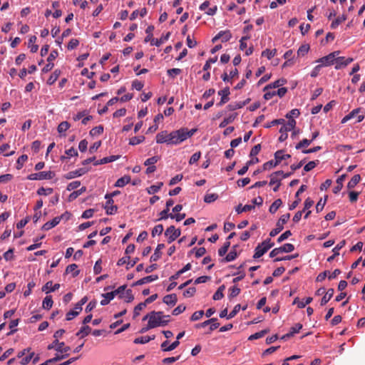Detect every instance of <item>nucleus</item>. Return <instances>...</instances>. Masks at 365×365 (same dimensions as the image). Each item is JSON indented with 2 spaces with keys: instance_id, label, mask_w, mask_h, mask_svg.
Returning a JSON list of instances; mask_svg holds the SVG:
<instances>
[{
  "instance_id": "nucleus-1",
  "label": "nucleus",
  "mask_w": 365,
  "mask_h": 365,
  "mask_svg": "<svg viewBox=\"0 0 365 365\" xmlns=\"http://www.w3.org/2000/svg\"><path fill=\"white\" fill-rule=\"evenodd\" d=\"M197 128L188 130L187 128H182L179 130L170 133V145H178L187 138L192 137L196 132Z\"/></svg>"
},
{
  "instance_id": "nucleus-2",
  "label": "nucleus",
  "mask_w": 365,
  "mask_h": 365,
  "mask_svg": "<svg viewBox=\"0 0 365 365\" xmlns=\"http://www.w3.org/2000/svg\"><path fill=\"white\" fill-rule=\"evenodd\" d=\"M149 321V327H164L166 326L169 319H163V312H151V316Z\"/></svg>"
},
{
  "instance_id": "nucleus-3",
  "label": "nucleus",
  "mask_w": 365,
  "mask_h": 365,
  "mask_svg": "<svg viewBox=\"0 0 365 365\" xmlns=\"http://www.w3.org/2000/svg\"><path fill=\"white\" fill-rule=\"evenodd\" d=\"M282 127L279 129V133H281L279 141L284 142L287 140L288 137L287 133L292 130H293L296 125V120L294 119H289L287 123L285 122L284 124H282Z\"/></svg>"
},
{
  "instance_id": "nucleus-4",
  "label": "nucleus",
  "mask_w": 365,
  "mask_h": 365,
  "mask_svg": "<svg viewBox=\"0 0 365 365\" xmlns=\"http://www.w3.org/2000/svg\"><path fill=\"white\" fill-rule=\"evenodd\" d=\"M290 217V214L282 215L276 224V227L269 232L270 237H274L278 235L284 228V225L287 222Z\"/></svg>"
},
{
  "instance_id": "nucleus-5",
  "label": "nucleus",
  "mask_w": 365,
  "mask_h": 365,
  "mask_svg": "<svg viewBox=\"0 0 365 365\" xmlns=\"http://www.w3.org/2000/svg\"><path fill=\"white\" fill-rule=\"evenodd\" d=\"M55 176L53 171H41L36 173H31L27 176L29 180H51Z\"/></svg>"
},
{
  "instance_id": "nucleus-6",
  "label": "nucleus",
  "mask_w": 365,
  "mask_h": 365,
  "mask_svg": "<svg viewBox=\"0 0 365 365\" xmlns=\"http://www.w3.org/2000/svg\"><path fill=\"white\" fill-rule=\"evenodd\" d=\"M339 51L331 52L327 56L317 59L316 62L319 63L322 67L332 66L334 64L335 56H339Z\"/></svg>"
},
{
  "instance_id": "nucleus-7",
  "label": "nucleus",
  "mask_w": 365,
  "mask_h": 365,
  "mask_svg": "<svg viewBox=\"0 0 365 365\" xmlns=\"http://www.w3.org/2000/svg\"><path fill=\"white\" fill-rule=\"evenodd\" d=\"M294 250V246L291 243H286L284 245L273 249L269 252V257H274L275 256L278 255L280 253L286 252L289 253L292 252Z\"/></svg>"
},
{
  "instance_id": "nucleus-8",
  "label": "nucleus",
  "mask_w": 365,
  "mask_h": 365,
  "mask_svg": "<svg viewBox=\"0 0 365 365\" xmlns=\"http://www.w3.org/2000/svg\"><path fill=\"white\" fill-rule=\"evenodd\" d=\"M180 230L176 229L173 225L168 227L165 232V235L168 237V243H171L175 241L180 235Z\"/></svg>"
},
{
  "instance_id": "nucleus-9",
  "label": "nucleus",
  "mask_w": 365,
  "mask_h": 365,
  "mask_svg": "<svg viewBox=\"0 0 365 365\" xmlns=\"http://www.w3.org/2000/svg\"><path fill=\"white\" fill-rule=\"evenodd\" d=\"M48 349H55L60 353H67L71 350V348L68 346H65L64 342H59L58 339H55L52 344L48 346Z\"/></svg>"
},
{
  "instance_id": "nucleus-10",
  "label": "nucleus",
  "mask_w": 365,
  "mask_h": 365,
  "mask_svg": "<svg viewBox=\"0 0 365 365\" xmlns=\"http://www.w3.org/2000/svg\"><path fill=\"white\" fill-rule=\"evenodd\" d=\"M354 59L352 58H345L344 56H335V69L339 70L347 66Z\"/></svg>"
},
{
  "instance_id": "nucleus-11",
  "label": "nucleus",
  "mask_w": 365,
  "mask_h": 365,
  "mask_svg": "<svg viewBox=\"0 0 365 365\" xmlns=\"http://www.w3.org/2000/svg\"><path fill=\"white\" fill-rule=\"evenodd\" d=\"M287 88H284V87L279 88L277 91H266L264 95V98L265 100H270L276 95L279 96L280 98H282L283 96H284V95L287 93Z\"/></svg>"
},
{
  "instance_id": "nucleus-12",
  "label": "nucleus",
  "mask_w": 365,
  "mask_h": 365,
  "mask_svg": "<svg viewBox=\"0 0 365 365\" xmlns=\"http://www.w3.org/2000/svg\"><path fill=\"white\" fill-rule=\"evenodd\" d=\"M232 38V34L230 30L220 31L213 38L212 42L215 43L218 39H221L222 42H227Z\"/></svg>"
},
{
  "instance_id": "nucleus-13",
  "label": "nucleus",
  "mask_w": 365,
  "mask_h": 365,
  "mask_svg": "<svg viewBox=\"0 0 365 365\" xmlns=\"http://www.w3.org/2000/svg\"><path fill=\"white\" fill-rule=\"evenodd\" d=\"M230 94L229 87H226L222 90L218 91V95L221 96L220 102L217 103V106H222L227 103L230 100L229 96Z\"/></svg>"
},
{
  "instance_id": "nucleus-14",
  "label": "nucleus",
  "mask_w": 365,
  "mask_h": 365,
  "mask_svg": "<svg viewBox=\"0 0 365 365\" xmlns=\"http://www.w3.org/2000/svg\"><path fill=\"white\" fill-rule=\"evenodd\" d=\"M170 133L168 131L164 130L157 134L156 135V143H167L168 145H170Z\"/></svg>"
},
{
  "instance_id": "nucleus-15",
  "label": "nucleus",
  "mask_w": 365,
  "mask_h": 365,
  "mask_svg": "<svg viewBox=\"0 0 365 365\" xmlns=\"http://www.w3.org/2000/svg\"><path fill=\"white\" fill-rule=\"evenodd\" d=\"M88 171V168H81L77 169L76 170L71 171V172L68 173L67 174L65 175L64 177L66 179L70 180V179H73L76 177L81 176V175H84L85 173H86Z\"/></svg>"
},
{
  "instance_id": "nucleus-16",
  "label": "nucleus",
  "mask_w": 365,
  "mask_h": 365,
  "mask_svg": "<svg viewBox=\"0 0 365 365\" xmlns=\"http://www.w3.org/2000/svg\"><path fill=\"white\" fill-rule=\"evenodd\" d=\"M113 202V199H107L106 205L103 207L107 215H114L117 212L118 207L114 205Z\"/></svg>"
},
{
  "instance_id": "nucleus-17",
  "label": "nucleus",
  "mask_w": 365,
  "mask_h": 365,
  "mask_svg": "<svg viewBox=\"0 0 365 365\" xmlns=\"http://www.w3.org/2000/svg\"><path fill=\"white\" fill-rule=\"evenodd\" d=\"M63 216H64V215H62L58 216V217H56L52 220L46 222L42 226V230H45V231H47V230H49L51 228L56 227L57 225L59 224L61 220L63 217Z\"/></svg>"
},
{
  "instance_id": "nucleus-18",
  "label": "nucleus",
  "mask_w": 365,
  "mask_h": 365,
  "mask_svg": "<svg viewBox=\"0 0 365 365\" xmlns=\"http://www.w3.org/2000/svg\"><path fill=\"white\" fill-rule=\"evenodd\" d=\"M306 189H307V186L305 185H302L300 186V187L299 188V190L297 191V192L295 194L296 200L291 205H289V210H293L294 209H295L297 207V206L301 202V199L299 197V195L301 193H302L304 191H305Z\"/></svg>"
},
{
  "instance_id": "nucleus-19",
  "label": "nucleus",
  "mask_w": 365,
  "mask_h": 365,
  "mask_svg": "<svg viewBox=\"0 0 365 365\" xmlns=\"http://www.w3.org/2000/svg\"><path fill=\"white\" fill-rule=\"evenodd\" d=\"M158 279V276L157 274L147 276V277H143V278L136 281L135 282H134L132 284V287H135V286L143 285L146 283H150V282L157 280Z\"/></svg>"
},
{
  "instance_id": "nucleus-20",
  "label": "nucleus",
  "mask_w": 365,
  "mask_h": 365,
  "mask_svg": "<svg viewBox=\"0 0 365 365\" xmlns=\"http://www.w3.org/2000/svg\"><path fill=\"white\" fill-rule=\"evenodd\" d=\"M60 287L59 284H53L52 281L47 282L42 287V292H45L46 294H48L51 292H54L57 289H58Z\"/></svg>"
},
{
  "instance_id": "nucleus-21",
  "label": "nucleus",
  "mask_w": 365,
  "mask_h": 365,
  "mask_svg": "<svg viewBox=\"0 0 365 365\" xmlns=\"http://www.w3.org/2000/svg\"><path fill=\"white\" fill-rule=\"evenodd\" d=\"M281 175H283V171H282V170L277 171V172L272 173L269 176L270 177L269 185H275V184H277V185L281 184V180H282Z\"/></svg>"
},
{
  "instance_id": "nucleus-22",
  "label": "nucleus",
  "mask_w": 365,
  "mask_h": 365,
  "mask_svg": "<svg viewBox=\"0 0 365 365\" xmlns=\"http://www.w3.org/2000/svg\"><path fill=\"white\" fill-rule=\"evenodd\" d=\"M168 344V341H165L161 344V349L163 351H170L176 349L179 344L180 341L178 340H175L173 341L171 344H169V346H167Z\"/></svg>"
},
{
  "instance_id": "nucleus-23",
  "label": "nucleus",
  "mask_w": 365,
  "mask_h": 365,
  "mask_svg": "<svg viewBox=\"0 0 365 365\" xmlns=\"http://www.w3.org/2000/svg\"><path fill=\"white\" fill-rule=\"evenodd\" d=\"M286 83H287V80L286 79H284V78H279V79L275 81L274 82L267 85L264 88L263 91H267L269 89H271V88H279V87L284 85Z\"/></svg>"
},
{
  "instance_id": "nucleus-24",
  "label": "nucleus",
  "mask_w": 365,
  "mask_h": 365,
  "mask_svg": "<svg viewBox=\"0 0 365 365\" xmlns=\"http://www.w3.org/2000/svg\"><path fill=\"white\" fill-rule=\"evenodd\" d=\"M165 247L164 244H158L156 249L155 250L154 253L150 257V262H156L161 257V252L160 250H163Z\"/></svg>"
},
{
  "instance_id": "nucleus-25",
  "label": "nucleus",
  "mask_w": 365,
  "mask_h": 365,
  "mask_svg": "<svg viewBox=\"0 0 365 365\" xmlns=\"http://www.w3.org/2000/svg\"><path fill=\"white\" fill-rule=\"evenodd\" d=\"M178 301L175 294H168L163 297V302L170 306H174Z\"/></svg>"
},
{
  "instance_id": "nucleus-26",
  "label": "nucleus",
  "mask_w": 365,
  "mask_h": 365,
  "mask_svg": "<svg viewBox=\"0 0 365 365\" xmlns=\"http://www.w3.org/2000/svg\"><path fill=\"white\" fill-rule=\"evenodd\" d=\"M345 245V240L341 241L339 243L336 245V246L333 249V252H334L331 256L329 257L327 259L328 262H331L334 259L336 256L339 255V251Z\"/></svg>"
},
{
  "instance_id": "nucleus-27",
  "label": "nucleus",
  "mask_w": 365,
  "mask_h": 365,
  "mask_svg": "<svg viewBox=\"0 0 365 365\" xmlns=\"http://www.w3.org/2000/svg\"><path fill=\"white\" fill-rule=\"evenodd\" d=\"M170 36V33L168 32L165 35L162 36L159 39H152L151 45L152 46H160L161 44L167 41Z\"/></svg>"
},
{
  "instance_id": "nucleus-28",
  "label": "nucleus",
  "mask_w": 365,
  "mask_h": 365,
  "mask_svg": "<svg viewBox=\"0 0 365 365\" xmlns=\"http://www.w3.org/2000/svg\"><path fill=\"white\" fill-rule=\"evenodd\" d=\"M334 293V290L332 288L329 289L324 297L321 299L320 304L321 306L325 305L333 297Z\"/></svg>"
},
{
  "instance_id": "nucleus-29",
  "label": "nucleus",
  "mask_w": 365,
  "mask_h": 365,
  "mask_svg": "<svg viewBox=\"0 0 365 365\" xmlns=\"http://www.w3.org/2000/svg\"><path fill=\"white\" fill-rule=\"evenodd\" d=\"M346 178V175H341L336 180V185L333 188V192L337 194L343 187V182Z\"/></svg>"
},
{
  "instance_id": "nucleus-30",
  "label": "nucleus",
  "mask_w": 365,
  "mask_h": 365,
  "mask_svg": "<svg viewBox=\"0 0 365 365\" xmlns=\"http://www.w3.org/2000/svg\"><path fill=\"white\" fill-rule=\"evenodd\" d=\"M290 158H291V155L289 154H284V151L282 150H277L274 153V159L277 160L279 164L283 160H287Z\"/></svg>"
},
{
  "instance_id": "nucleus-31",
  "label": "nucleus",
  "mask_w": 365,
  "mask_h": 365,
  "mask_svg": "<svg viewBox=\"0 0 365 365\" xmlns=\"http://www.w3.org/2000/svg\"><path fill=\"white\" fill-rule=\"evenodd\" d=\"M118 158V156L116 155H110L109 157H105L100 160H96L95 163H93L94 165H98L102 164H106L108 163H110L113 161L116 160Z\"/></svg>"
},
{
  "instance_id": "nucleus-32",
  "label": "nucleus",
  "mask_w": 365,
  "mask_h": 365,
  "mask_svg": "<svg viewBox=\"0 0 365 365\" xmlns=\"http://www.w3.org/2000/svg\"><path fill=\"white\" fill-rule=\"evenodd\" d=\"M91 331V328L88 326V325H86L82 327L80 330L76 333V336L80 337V338H83L86 336H88Z\"/></svg>"
},
{
  "instance_id": "nucleus-33",
  "label": "nucleus",
  "mask_w": 365,
  "mask_h": 365,
  "mask_svg": "<svg viewBox=\"0 0 365 365\" xmlns=\"http://www.w3.org/2000/svg\"><path fill=\"white\" fill-rule=\"evenodd\" d=\"M361 176L359 174L354 175L347 184V188L351 190L355 187V186L360 182Z\"/></svg>"
},
{
  "instance_id": "nucleus-34",
  "label": "nucleus",
  "mask_w": 365,
  "mask_h": 365,
  "mask_svg": "<svg viewBox=\"0 0 365 365\" xmlns=\"http://www.w3.org/2000/svg\"><path fill=\"white\" fill-rule=\"evenodd\" d=\"M313 299L312 297H307L305 300V302L299 301V298L297 297L294 299L293 304H297V307L300 309L304 308L307 304H310L312 302Z\"/></svg>"
},
{
  "instance_id": "nucleus-35",
  "label": "nucleus",
  "mask_w": 365,
  "mask_h": 365,
  "mask_svg": "<svg viewBox=\"0 0 365 365\" xmlns=\"http://www.w3.org/2000/svg\"><path fill=\"white\" fill-rule=\"evenodd\" d=\"M130 181V177L129 175H124L123 177L118 179L115 183V187H122L129 183Z\"/></svg>"
},
{
  "instance_id": "nucleus-36",
  "label": "nucleus",
  "mask_w": 365,
  "mask_h": 365,
  "mask_svg": "<svg viewBox=\"0 0 365 365\" xmlns=\"http://www.w3.org/2000/svg\"><path fill=\"white\" fill-rule=\"evenodd\" d=\"M361 112V108H356V109H354L353 110H351L348 115H345L342 120H341V123H346L348 120H349L351 118L355 117V115H357L359 114V113Z\"/></svg>"
},
{
  "instance_id": "nucleus-37",
  "label": "nucleus",
  "mask_w": 365,
  "mask_h": 365,
  "mask_svg": "<svg viewBox=\"0 0 365 365\" xmlns=\"http://www.w3.org/2000/svg\"><path fill=\"white\" fill-rule=\"evenodd\" d=\"M237 246H233L232 250L227 255L223 261L231 262L235 260L237 257V253L236 251Z\"/></svg>"
},
{
  "instance_id": "nucleus-38",
  "label": "nucleus",
  "mask_w": 365,
  "mask_h": 365,
  "mask_svg": "<svg viewBox=\"0 0 365 365\" xmlns=\"http://www.w3.org/2000/svg\"><path fill=\"white\" fill-rule=\"evenodd\" d=\"M101 296L103 297V299L101 301V304L102 306L108 304L114 298V294L111 292H107L106 294H102Z\"/></svg>"
},
{
  "instance_id": "nucleus-39",
  "label": "nucleus",
  "mask_w": 365,
  "mask_h": 365,
  "mask_svg": "<svg viewBox=\"0 0 365 365\" xmlns=\"http://www.w3.org/2000/svg\"><path fill=\"white\" fill-rule=\"evenodd\" d=\"M267 252L266 248L263 247L261 244H259L255 250V254L253 255V258L257 259L262 257L264 254Z\"/></svg>"
},
{
  "instance_id": "nucleus-40",
  "label": "nucleus",
  "mask_w": 365,
  "mask_h": 365,
  "mask_svg": "<svg viewBox=\"0 0 365 365\" xmlns=\"http://www.w3.org/2000/svg\"><path fill=\"white\" fill-rule=\"evenodd\" d=\"M53 302L51 295L46 296L42 303V307L44 309L49 310L53 306Z\"/></svg>"
},
{
  "instance_id": "nucleus-41",
  "label": "nucleus",
  "mask_w": 365,
  "mask_h": 365,
  "mask_svg": "<svg viewBox=\"0 0 365 365\" xmlns=\"http://www.w3.org/2000/svg\"><path fill=\"white\" fill-rule=\"evenodd\" d=\"M282 201L281 199H277L274 201V202L270 205L269 211L270 213L274 214L277 212V210L282 206Z\"/></svg>"
},
{
  "instance_id": "nucleus-42",
  "label": "nucleus",
  "mask_w": 365,
  "mask_h": 365,
  "mask_svg": "<svg viewBox=\"0 0 365 365\" xmlns=\"http://www.w3.org/2000/svg\"><path fill=\"white\" fill-rule=\"evenodd\" d=\"M61 74L60 70H55L53 73H51L48 79L47 80V83L48 85H53L58 78L59 76Z\"/></svg>"
},
{
  "instance_id": "nucleus-43",
  "label": "nucleus",
  "mask_w": 365,
  "mask_h": 365,
  "mask_svg": "<svg viewBox=\"0 0 365 365\" xmlns=\"http://www.w3.org/2000/svg\"><path fill=\"white\" fill-rule=\"evenodd\" d=\"M346 20V16L344 14H342L340 16H338L335 20H334L331 24V29H336L340 24L344 22Z\"/></svg>"
},
{
  "instance_id": "nucleus-44",
  "label": "nucleus",
  "mask_w": 365,
  "mask_h": 365,
  "mask_svg": "<svg viewBox=\"0 0 365 365\" xmlns=\"http://www.w3.org/2000/svg\"><path fill=\"white\" fill-rule=\"evenodd\" d=\"M78 266L76 264H69L66 269V273H73V277H75L79 274L80 271L77 269Z\"/></svg>"
},
{
  "instance_id": "nucleus-45",
  "label": "nucleus",
  "mask_w": 365,
  "mask_h": 365,
  "mask_svg": "<svg viewBox=\"0 0 365 365\" xmlns=\"http://www.w3.org/2000/svg\"><path fill=\"white\" fill-rule=\"evenodd\" d=\"M255 208V206L254 205H245V206H242L241 204H240L239 205H237L236 207H235V211L238 213V214H240L243 212H247V211H250L252 210V209Z\"/></svg>"
},
{
  "instance_id": "nucleus-46",
  "label": "nucleus",
  "mask_w": 365,
  "mask_h": 365,
  "mask_svg": "<svg viewBox=\"0 0 365 365\" xmlns=\"http://www.w3.org/2000/svg\"><path fill=\"white\" fill-rule=\"evenodd\" d=\"M237 116V114H232L227 118H225L220 124V128H225L226 127L229 123H231L234 121Z\"/></svg>"
},
{
  "instance_id": "nucleus-47",
  "label": "nucleus",
  "mask_w": 365,
  "mask_h": 365,
  "mask_svg": "<svg viewBox=\"0 0 365 365\" xmlns=\"http://www.w3.org/2000/svg\"><path fill=\"white\" fill-rule=\"evenodd\" d=\"M155 339V336H140L138 338L135 339L134 343L135 344H145L149 342L151 340H153Z\"/></svg>"
},
{
  "instance_id": "nucleus-48",
  "label": "nucleus",
  "mask_w": 365,
  "mask_h": 365,
  "mask_svg": "<svg viewBox=\"0 0 365 365\" xmlns=\"http://www.w3.org/2000/svg\"><path fill=\"white\" fill-rule=\"evenodd\" d=\"M86 191V187H82L81 189H79V190H78L76 191H73L69 195V197H68L69 200L72 201V200L76 199L79 195H81V194H83Z\"/></svg>"
},
{
  "instance_id": "nucleus-49",
  "label": "nucleus",
  "mask_w": 365,
  "mask_h": 365,
  "mask_svg": "<svg viewBox=\"0 0 365 365\" xmlns=\"http://www.w3.org/2000/svg\"><path fill=\"white\" fill-rule=\"evenodd\" d=\"M81 311L82 310H78L76 309V304L74 309L73 310H71L70 312H68L66 314V320L70 321V320L73 319L74 317H77Z\"/></svg>"
},
{
  "instance_id": "nucleus-50",
  "label": "nucleus",
  "mask_w": 365,
  "mask_h": 365,
  "mask_svg": "<svg viewBox=\"0 0 365 365\" xmlns=\"http://www.w3.org/2000/svg\"><path fill=\"white\" fill-rule=\"evenodd\" d=\"M125 289H126V285H122V286L119 287L118 289H116L115 290L112 291L111 292L113 293L114 297L116 295H118L119 298H123L124 294L125 292Z\"/></svg>"
},
{
  "instance_id": "nucleus-51",
  "label": "nucleus",
  "mask_w": 365,
  "mask_h": 365,
  "mask_svg": "<svg viewBox=\"0 0 365 365\" xmlns=\"http://www.w3.org/2000/svg\"><path fill=\"white\" fill-rule=\"evenodd\" d=\"M278 165H279V163H278L277 160L275 159H274V160H269L263 164V170H270V169L276 167Z\"/></svg>"
},
{
  "instance_id": "nucleus-52",
  "label": "nucleus",
  "mask_w": 365,
  "mask_h": 365,
  "mask_svg": "<svg viewBox=\"0 0 365 365\" xmlns=\"http://www.w3.org/2000/svg\"><path fill=\"white\" fill-rule=\"evenodd\" d=\"M145 140V137L143 135L140 136H135L130 139L129 144L131 145H136Z\"/></svg>"
},
{
  "instance_id": "nucleus-53",
  "label": "nucleus",
  "mask_w": 365,
  "mask_h": 365,
  "mask_svg": "<svg viewBox=\"0 0 365 365\" xmlns=\"http://www.w3.org/2000/svg\"><path fill=\"white\" fill-rule=\"evenodd\" d=\"M154 30V26H148V28L146 29L145 30V33L147 34V36L145 38V40L144 41L145 43L148 42V41H152V39H154L153 38V31Z\"/></svg>"
},
{
  "instance_id": "nucleus-54",
  "label": "nucleus",
  "mask_w": 365,
  "mask_h": 365,
  "mask_svg": "<svg viewBox=\"0 0 365 365\" xmlns=\"http://www.w3.org/2000/svg\"><path fill=\"white\" fill-rule=\"evenodd\" d=\"M244 106H245V103H240L239 102H235V103H232L227 105L226 108L228 110L232 111V110H235L237 109L242 108Z\"/></svg>"
},
{
  "instance_id": "nucleus-55",
  "label": "nucleus",
  "mask_w": 365,
  "mask_h": 365,
  "mask_svg": "<svg viewBox=\"0 0 365 365\" xmlns=\"http://www.w3.org/2000/svg\"><path fill=\"white\" fill-rule=\"evenodd\" d=\"M218 198L217 194L210 193L206 194L204 197V201L207 203H211L215 202Z\"/></svg>"
},
{
  "instance_id": "nucleus-56",
  "label": "nucleus",
  "mask_w": 365,
  "mask_h": 365,
  "mask_svg": "<svg viewBox=\"0 0 365 365\" xmlns=\"http://www.w3.org/2000/svg\"><path fill=\"white\" fill-rule=\"evenodd\" d=\"M230 247V242L226 241L224 243L223 246L218 250V255L221 257L224 256L227 253Z\"/></svg>"
},
{
  "instance_id": "nucleus-57",
  "label": "nucleus",
  "mask_w": 365,
  "mask_h": 365,
  "mask_svg": "<svg viewBox=\"0 0 365 365\" xmlns=\"http://www.w3.org/2000/svg\"><path fill=\"white\" fill-rule=\"evenodd\" d=\"M277 53V49L269 50L265 49L262 52V56L267 57L269 60L273 58Z\"/></svg>"
},
{
  "instance_id": "nucleus-58",
  "label": "nucleus",
  "mask_w": 365,
  "mask_h": 365,
  "mask_svg": "<svg viewBox=\"0 0 365 365\" xmlns=\"http://www.w3.org/2000/svg\"><path fill=\"white\" fill-rule=\"evenodd\" d=\"M64 354L58 355L56 354L55 357L48 359L49 364L57 362L58 361L66 359L68 356V353H63Z\"/></svg>"
},
{
  "instance_id": "nucleus-59",
  "label": "nucleus",
  "mask_w": 365,
  "mask_h": 365,
  "mask_svg": "<svg viewBox=\"0 0 365 365\" xmlns=\"http://www.w3.org/2000/svg\"><path fill=\"white\" fill-rule=\"evenodd\" d=\"M163 185V182H159L158 185H151L150 187L148 188V192L150 195L158 192L160 190Z\"/></svg>"
},
{
  "instance_id": "nucleus-60",
  "label": "nucleus",
  "mask_w": 365,
  "mask_h": 365,
  "mask_svg": "<svg viewBox=\"0 0 365 365\" xmlns=\"http://www.w3.org/2000/svg\"><path fill=\"white\" fill-rule=\"evenodd\" d=\"M28 160V156L26 155H21L16 160V168L20 170L22 168L24 163Z\"/></svg>"
},
{
  "instance_id": "nucleus-61",
  "label": "nucleus",
  "mask_w": 365,
  "mask_h": 365,
  "mask_svg": "<svg viewBox=\"0 0 365 365\" xmlns=\"http://www.w3.org/2000/svg\"><path fill=\"white\" fill-rule=\"evenodd\" d=\"M53 188L48 187V188H44L43 187H41L38 189L37 194L38 195H51L53 192Z\"/></svg>"
},
{
  "instance_id": "nucleus-62",
  "label": "nucleus",
  "mask_w": 365,
  "mask_h": 365,
  "mask_svg": "<svg viewBox=\"0 0 365 365\" xmlns=\"http://www.w3.org/2000/svg\"><path fill=\"white\" fill-rule=\"evenodd\" d=\"M267 332H268L267 329L262 330V331H260L259 332H257V333H255L254 334H252L249 337V339L250 340H253V339H260V338L263 337Z\"/></svg>"
},
{
  "instance_id": "nucleus-63",
  "label": "nucleus",
  "mask_w": 365,
  "mask_h": 365,
  "mask_svg": "<svg viewBox=\"0 0 365 365\" xmlns=\"http://www.w3.org/2000/svg\"><path fill=\"white\" fill-rule=\"evenodd\" d=\"M69 128L70 124L67 121H63L58 126V132L61 133L66 131Z\"/></svg>"
},
{
  "instance_id": "nucleus-64",
  "label": "nucleus",
  "mask_w": 365,
  "mask_h": 365,
  "mask_svg": "<svg viewBox=\"0 0 365 365\" xmlns=\"http://www.w3.org/2000/svg\"><path fill=\"white\" fill-rule=\"evenodd\" d=\"M309 50V46L308 44L302 45L297 51V54H298V56H303L308 53Z\"/></svg>"
}]
</instances>
